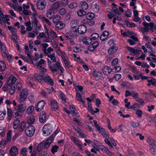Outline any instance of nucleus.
Segmentation results:
<instances>
[{"label": "nucleus", "mask_w": 156, "mask_h": 156, "mask_svg": "<svg viewBox=\"0 0 156 156\" xmlns=\"http://www.w3.org/2000/svg\"><path fill=\"white\" fill-rule=\"evenodd\" d=\"M117 48L116 47L111 48L108 49V53L110 54H113L116 51Z\"/></svg>", "instance_id": "obj_36"}, {"label": "nucleus", "mask_w": 156, "mask_h": 156, "mask_svg": "<svg viewBox=\"0 0 156 156\" xmlns=\"http://www.w3.org/2000/svg\"><path fill=\"white\" fill-rule=\"evenodd\" d=\"M46 2L45 0H40L37 2V7L39 10H42L46 7Z\"/></svg>", "instance_id": "obj_7"}, {"label": "nucleus", "mask_w": 156, "mask_h": 156, "mask_svg": "<svg viewBox=\"0 0 156 156\" xmlns=\"http://www.w3.org/2000/svg\"><path fill=\"white\" fill-rule=\"evenodd\" d=\"M78 6V5L77 3L75 2H73L70 3L68 6L69 8L71 9H73Z\"/></svg>", "instance_id": "obj_54"}, {"label": "nucleus", "mask_w": 156, "mask_h": 156, "mask_svg": "<svg viewBox=\"0 0 156 156\" xmlns=\"http://www.w3.org/2000/svg\"><path fill=\"white\" fill-rule=\"evenodd\" d=\"M9 152L11 155L16 156L18 154V150L16 147L14 146L10 148Z\"/></svg>", "instance_id": "obj_15"}, {"label": "nucleus", "mask_w": 156, "mask_h": 156, "mask_svg": "<svg viewBox=\"0 0 156 156\" xmlns=\"http://www.w3.org/2000/svg\"><path fill=\"white\" fill-rule=\"evenodd\" d=\"M126 23L127 26L128 27H133L135 25L134 23L129 22L126 20Z\"/></svg>", "instance_id": "obj_64"}, {"label": "nucleus", "mask_w": 156, "mask_h": 156, "mask_svg": "<svg viewBox=\"0 0 156 156\" xmlns=\"http://www.w3.org/2000/svg\"><path fill=\"white\" fill-rule=\"evenodd\" d=\"M94 14L92 13H89L86 15V18L89 20L93 19L94 18Z\"/></svg>", "instance_id": "obj_48"}, {"label": "nucleus", "mask_w": 156, "mask_h": 156, "mask_svg": "<svg viewBox=\"0 0 156 156\" xmlns=\"http://www.w3.org/2000/svg\"><path fill=\"white\" fill-rule=\"evenodd\" d=\"M102 71L104 74L107 75L111 73L112 69L110 67L106 66L103 69Z\"/></svg>", "instance_id": "obj_18"}, {"label": "nucleus", "mask_w": 156, "mask_h": 156, "mask_svg": "<svg viewBox=\"0 0 156 156\" xmlns=\"http://www.w3.org/2000/svg\"><path fill=\"white\" fill-rule=\"evenodd\" d=\"M45 102L44 101L41 100L39 101L36 107V110L37 112H40L41 111L43 108Z\"/></svg>", "instance_id": "obj_9"}, {"label": "nucleus", "mask_w": 156, "mask_h": 156, "mask_svg": "<svg viewBox=\"0 0 156 156\" xmlns=\"http://www.w3.org/2000/svg\"><path fill=\"white\" fill-rule=\"evenodd\" d=\"M60 3L58 1H57L53 3L52 5V8L53 10H56L58 9L60 6Z\"/></svg>", "instance_id": "obj_28"}, {"label": "nucleus", "mask_w": 156, "mask_h": 156, "mask_svg": "<svg viewBox=\"0 0 156 156\" xmlns=\"http://www.w3.org/2000/svg\"><path fill=\"white\" fill-rule=\"evenodd\" d=\"M56 131L52 134L49 137L48 140H47L45 142H43L44 148L45 149H47L49 147L50 144L52 142L54 137L56 136L57 133Z\"/></svg>", "instance_id": "obj_3"}, {"label": "nucleus", "mask_w": 156, "mask_h": 156, "mask_svg": "<svg viewBox=\"0 0 156 156\" xmlns=\"http://www.w3.org/2000/svg\"><path fill=\"white\" fill-rule=\"evenodd\" d=\"M47 17L50 19H52L54 16L55 13L53 10L50 9L46 12Z\"/></svg>", "instance_id": "obj_16"}, {"label": "nucleus", "mask_w": 156, "mask_h": 156, "mask_svg": "<svg viewBox=\"0 0 156 156\" xmlns=\"http://www.w3.org/2000/svg\"><path fill=\"white\" fill-rule=\"evenodd\" d=\"M46 119V115L45 113L44 112H42L40 113L39 116V121L41 123H43L45 121Z\"/></svg>", "instance_id": "obj_17"}, {"label": "nucleus", "mask_w": 156, "mask_h": 156, "mask_svg": "<svg viewBox=\"0 0 156 156\" xmlns=\"http://www.w3.org/2000/svg\"><path fill=\"white\" fill-rule=\"evenodd\" d=\"M77 15L80 17H82L85 16L86 12L83 10H79L77 12Z\"/></svg>", "instance_id": "obj_43"}, {"label": "nucleus", "mask_w": 156, "mask_h": 156, "mask_svg": "<svg viewBox=\"0 0 156 156\" xmlns=\"http://www.w3.org/2000/svg\"><path fill=\"white\" fill-rule=\"evenodd\" d=\"M9 17H10V16L5 15V17H4L3 15V16L2 17V18L1 19V20L0 21H2L4 23L7 22L9 20V19L8 18Z\"/></svg>", "instance_id": "obj_50"}, {"label": "nucleus", "mask_w": 156, "mask_h": 156, "mask_svg": "<svg viewBox=\"0 0 156 156\" xmlns=\"http://www.w3.org/2000/svg\"><path fill=\"white\" fill-rule=\"evenodd\" d=\"M16 79L15 77L13 76H11L9 78V80L7 82V84H8L10 87L12 86H14V84L16 82Z\"/></svg>", "instance_id": "obj_13"}, {"label": "nucleus", "mask_w": 156, "mask_h": 156, "mask_svg": "<svg viewBox=\"0 0 156 156\" xmlns=\"http://www.w3.org/2000/svg\"><path fill=\"white\" fill-rule=\"evenodd\" d=\"M144 27H139V30L142 32L144 33L148 31L149 30H151L152 31H154V24L152 23H148L144 22L142 23Z\"/></svg>", "instance_id": "obj_1"}, {"label": "nucleus", "mask_w": 156, "mask_h": 156, "mask_svg": "<svg viewBox=\"0 0 156 156\" xmlns=\"http://www.w3.org/2000/svg\"><path fill=\"white\" fill-rule=\"evenodd\" d=\"M78 24V20H72L70 23L71 26L72 27H76Z\"/></svg>", "instance_id": "obj_49"}, {"label": "nucleus", "mask_w": 156, "mask_h": 156, "mask_svg": "<svg viewBox=\"0 0 156 156\" xmlns=\"http://www.w3.org/2000/svg\"><path fill=\"white\" fill-rule=\"evenodd\" d=\"M7 27L8 29L11 33L12 35H16V34H17V30L16 28H15V27H13L9 26H7Z\"/></svg>", "instance_id": "obj_22"}, {"label": "nucleus", "mask_w": 156, "mask_h": 156, "mask_svg": "<svg viewBox=\"0 0 156 156\" xmlns=\"http://www.w3.org/2000/svg\"><path fill=\"white\" fill-rule=\"evenodd\" d=\"M147 142L149 143L151 145L154 146L155 145L156 142L152 139H149L147 141Z\"/></svg>", "instance_id": "obj_60"}, {"label": "nucleus", "mask_w": 156, "mask_h": 156, "mask_svg": "<svg viewBox=\"0 0 156 156\" xmlns=\"http://www.w3.org/2000/svg\"><path fill=\"white\" fill-rule=\"evenodd\" d=\"M6 115V112H2L0 110V120L4 119Z\"/></svg>", "instance_id": "obj_51"}, {"label": "nucleus", "mask_w": 156, "mask_h": 156, "mask_svg": "<svg viewBox=\"0 0 156 156\" xmlns=\"http://www.w3.org/2000/svg\"><path fill=\"white\" fill-rule=\"evenodd\" d=\"M43 135L47 136L50 135L52 132L51 126L49 124L45 125L42 129Z\"/></svg>", "instance_id": "obj_2"}, {"label": "nucleus", "mask_w": 156, "mask_h": 156, "mask_svg": "<svg viewBox=\"0 0 156 156\" xmlns=\"http://www.w3.org/2000/svg\"><path fill=\"white\" fill-rule=\"evenodd\" d=\"M148 83H150L151 85L156 86V80L152 78H150L147 80Z\"/></svg>", "instance_id": "obj_40"}, {"label": "nucleus", "mask_w": 156, "mask_h": 156, "mask_svg": "<svg viewBox=\"0 0 156 156\" xmlns=\"http://www.w3.org/2000/svg\"><path fill=\"white\" fill-rule=\"evenodd\" d=\"M7 112L8 120H10L11 119V118L12 116V110L9 108H7Z\"/></svg>", "instance_id": "obj_41"}, {"label": "nucleus", "mask_w": 156, "mask_h": 156, "mask_svg": "<svg viewBox=\"0 0 156 156\" xmlns=\"http://www.w3.org/2000/svg\"><path fill=\"white\" fill-rule=\"evenodd\" d=\"M60 96L61 99L62 101L66 102V97L65 94L62 92H60L59 94Z\"/></svg>", "instance_id": "obj_63"}, {"label": "nucleus", "mask_w": 156, "mask_h": 156, "mask_svg": "<svg viewBox=\"0 0 156 156\" xmlns=\"http://www.w3.org/2000/svg\"><path fill=\"white\" fill-rule=\"evenodd\" d=\"M65 24L62 21H59L57 23L55 27L58 29L61 30L63 28L65 27Z\"/></svg>", "instance_id": "obj_24"}, {"label": "nucleus", "mask_w": 156, "mask_h": 156, "mask_svg": "<svg viewBox=\"0 0 156 156\" xmlns=\"http://www.w3.org/2000/svg\"><path fill=\"white\" fill-rule=\"evenodd\" d=\"M73 33H75V32L73 31L72 32H70L69 34H66L64 35L66 40H69L75 37V34H73Z\"/></svg>", "instance_id": "obj_21"}, {"label": "nucleus", "mask_w": 156, "mask_h": 156, "mask_svg": "<svg viewBox=\"0 0 156 156\" xmlns=\"http://www.w3.org/2000/svg\"><path fill=\"white\" fill-rule=\"evenodd\" d=\"M127 49L130 51V52L131 54H134L135 55L137 54L139 52L141 51L140 50L135 49L131 47H127Z\"/></svg>", "instance_id": "obj_25"}, {"label": "nucleus", "mask_w": 156, "mask_h": 156, "mask_svg": "<svg viewBox=\"0 0 156 156\" xmlns=\"http://www.w3.org/2000/svg\"><path fill=\"white\" fill-rule=\"evenodd\" d=\"M121 75L119 74L115 75L113 77V79H115L116 81L119 80L121 78Z\"/></svg>", "instance_id": "obj_62"}, {"label": "nucleus", "mask_w": 156, "mask_h": 156, "mask_svg": "<svg viewBox=\"0 0 156 156\" xmlns=\"http://www.w3.org/2000/svg\"><path fill=\"white\" fill-rule=\"evenodd\" d=\"M111 12L115 15H119L121 12H120L118 10V9L116 7H113L112 8Z\"/></svg>", "instance_id": "obj_38"}, {"label": "nucleus", "mask_w": 156, "mask_h": 156, "mask_svg": "<svg viewBox=\"0 0 156 156\" xmlns=\"http://www.w3.org/2000/svg\"><path fill=\"white\" fill-rule=\"evenodd\" d=\"M68 3L69 0H62L60 4L63 6H66L68 5Z\"/></svg>", "instance_id": "obj_61"}, {"label": "nucleus", "mask_w": 156, "mask_h": 156, "mask_svg": "<svg viewBox=\"0 0 156 156\" xmlns=\"http://www.w3.org/2000/svg\"><path fill=\"white\" fill-rule=\"evenodd\" d=\"M60 19V17L58 15H55L54 17H53L52 21L55 23H57L59 22Z\"/></svg>", "instance_id": "obj_47"}, {"label": "nucleus", "mask_w": 156, "mask_h": 156, "mask_svg": "<svg viewBox=\"0 0 156 156\" xmlns=\"http://www.w3.org/2000/svg\"><path fill=\"white\" fill-rule=\"evenodd\" d=\"M44 51L46 54H50V53L54 51L53 48L51 47H49L48 49H43Z\"/></svg>", "instance_id": "obj_44"}, {"label": "nucleus", "mask_w": 156, "mask_h": 156, "mask_svg": "<svg viewBox=\"0 0 156 156\" xmlns=\"http://www.w3.org/2000/svg\"><path fill=\"white\" fill-rule=\"evenodd\" d=\"M66 10L64 8L60 9L58 11L59 13L62 15H63L66 13Z\"/></svg>", "instance_id": "obj_58"}, {"label": "nucleus", "mask_w": 156, "mask_h": 156, "mask_svg": "<svg viewBox=\"0 0 156 156\" xmlns=\"http://www.w3.org/2000/svg\"><path fill=\"white\" fill-rule=\"evenodd\" d=\"M87 30L86 27L84 25H79L78 28V32L81 34H83L86 32Z\"/></svg>", "instance_id": "obj_12"}, {"label": "nucleus", "mask_w": 156, "mask_h": 156, "mask_svg": "<svg viewBox=\"0 0 156 156\" xmlns=\"http://www.w3.org/2000/svg\"><path fill=\"white\" fill-rule=\"evenodd\" d=\"M80 4L81 8L83 10L87 9L89 7L88 4L86 2L82 1L80 2Z\"/></svg>", "instance_id": "obj_23"}, {"label": "nucleus", "mask_w": 156, "mask_h": 156, "mask_svg": "<svg viewBox=\"0 0 156 156\" xmlns=\"http://www.w3.org/2000/svg\"><path fill=\"white\" fill-rule=\"evenodd\" d=\"M76 97L77 100L81 102L82 104L84 105L85 101L83 100V98L81 97V95L79 92H77L76 94Z\"/></svg>", "instance_id": "obj_30"}, {"label": "nucleus", "mask_w": 156, "mask_h": 156, "mask_svg": "<svg viewBox=\"0 0 156 156\" xmlns=\"http://www.w3.org/2000/svg\"><path fill=\"white\" fill-rule=\"evenodd\" d=\"M60 64L58 62H57L54 66H52L51 65L49 67V68L53 72L57 71L59 68L60 67Z\"/></svg>", "instance_id": "obj_10"}, {"label": "nucleus", "mask_w": 156, "mask_h": 156, "mask_svg": "<svg viewBox=\"0 0 156 156\" xmlns=\"http://www.w3.org/2000/svg\"><path fill=\"white\" fill-rule=\"evenodd\" d=\"M28 90L26 89H23L20 93V100L22 102L25 101L28 95Z\"/></svg>", "instance_id": "obj_4"}, {"label": "nucleus", "mask_w": 156, "mask_h": 156, "mask_svg": "<svg viewBox=\"0 0 156 156\" xmlns=\"http://www.w3.org/2000/svg\"><path fill=\"white\" fill-rule=\"evenodd\" d=\"M9 92L11 94H13L15 92V88L14 86H11L9 88Z\"/></svg>", "instance_id": "obj_57"}, {"label": "nucleus", "mask_w": 156, "mask_h": 156, "mask_svg": "<svg viewBox=\"0 0 156 156\" xmlns=\"http://www.w3.org/2000/svg\"><path fill=\"white\" fill-rule=\"evenodd\" d=\"M74 129L79 134V136L81 137H83L84 136V135L81 132V130L80 128L76 127H74Z\"/></svg>", "instance_id": "obj_52"}, {"label": "nucleus", "mask_w": 156, "mask_h": 156, "mask_svg": "<svg viewBox=\"0 0 156 156\" xmlns=\"http://www.w3.org/2000/svg\"><path fill=\"white\" fill-rule=\"evenodd\" d=\"M47 56L48 57L50 58L53 62H56V59L55 53H53L51 54H48Z\"/></svg>", "instance_id": "obj_32"}, {"label": "nucleus", "mask_w": 156, "mask_h": 156, "mask_svg": "<svg viewBox=\"0 0 156 156\" xmlns=\"http://www.w3.org/2000/svg\"><path fill=\"white\" fill-rule=\"evenodd\" d=\"M35 78L39 82H43V76H42L41 75L35 74L34 75Z\"/></svg>", "instance_id": "obj_29"}, {"label": "nucleus", "mask_w": 156, "mask_h": 156, "mask_svg": "<svg viewBox=\"0 0 156 156\" xmlns=\"http://www.w3.org/2000/svg\"><path fill=\"white\" fill-rule=\"evenodd\" d=\"M20 123V122L18 119L16 120L13 122V127L14 129H16L18 127Z\"/></svg>", "instance_id": "obj_37"}, {"label": "nucleus", "mask_w": 156, "mask_h": 156, "mask_svg": "<svg viewBox=\"0 0 156 156\" xmlns=\"http://www.w3.org/2000/svg\"><path fill=\"white\" fill-rule=\"evenodd\" d=\"M46 63V61L43 59H41L38 62L37 66V68L42 71L44 72H46L47 70L42 67V65Z\"/></svg>", "instance_id": "obj_8"}, {"label": "nucleus", "mask_w": 156, "mask_h": 156, "mask_svg": "<svg viewBox=\"0 0 156 156\" xmlns=\"http://www.w3.org/2000/svg\"><path fill=\"white\" fill-rule=\"evenodd\" d=\"M28 150V148L27 147H25L22 149L21 151V154L23 156H26Z\"/></svg>", "instance_id": "obj_53"}, {"label": "nucleus", "mask_w": 156, "mask_h": 156, "mask_svg": "<svg viewBox=\"0 0 156 156\" xmlns=\"http://www.w3.org/2000/svg\"><path fill=\"white\" fill-rule=\"evenodd\" d=\"M83 42L85 44L88 45L90 44L92 41L91 38L86 37L83 39Z\"/></svg>", "instance_id": "obj_26"}, {"label": "nucleus", "mask_w": 156, "mask_h": 156, "mask_svg": "<svg viewBox=\"0 0 156 156\" xmlns=\"http://www.w3.org/2000/svg\"><path fill=\"white\" fill-rule=\"evenodd\" d=\"M26 109L25 107L22 104H20L17 106V109L18 111L21 112H24Z\"/></svg>", "instance_id": "obj_31"}, {"label": "nucleus", "mask_w": 156, "mask_h": 156, "mask_svg": "<svg viewBox=\"0 0 156 156\" xmlns=\"http://www.w3.org/2000/svg\"><path fill=\"white\" fill-rule=\"evenodd\" d=\"M39 17L40 19L42 21H44L48 25L50 26L51 25V24L49 20L45 17L42 16H40Z\"/></svg>", "instance_id": "obj_42"}, {"label": "nucleus", "mask_w": 156, "mask_h": 156, "mask_svg": "<svg viewBox=\"0 0 156 156\" xmlns=\"http://www.w3.org/2000/svg\"><path fill=\"white\" fill-rule=\"evenodd\" d=\"M35 108L34 107L33 105L30 106L27 109L26 113L27 114L29 115L31 114Z\"/></svg>", "instance_id": "obj_34"}, {"label": "nucleus", "mask_w": 156, "mask_h": 156, "mask_svg": "<svg viewBox=\"0 0 156 156\" xmlns=\"http://www.w3.org/2000/svg\"><path fill=\"white\" fill-rule=\"evenodd\" d=\"M35 129L33 126H30L27 127L25 130L26 135L29 136H32L34 135Z\"/></svg>", "instance_id": "obj_6"}, {"label": "nucleus", "mask_w": 156, "mask_h": 156, "mask_svg": "<svg viewBox=\"0 0 156 156\" xmlns=\"http://www.w3.org/2000/svg\"><path fill=\"white\" fill-rule=\"evenodd\" d=\"M61 56L62 57V59L63 61V62L66 66H68L69 65V62L67 60V58L65 57V54L64 55H63V56Z\"/></svg>", "instance_id": "obj_45"}, {"label": "nucleus", "mask_w": 156, "mask_h": 156, "mask_svg": "<svg viewBox=\"0 0 156 156\" xmlns=\"http://www.w3.org/2000/svg\"><path fill=\"white\" fill-rule=\"evenodd\" d=\"M92 74L95 78L96 80H98L101 79L102 73L100 71L94 70L92 72Z\"/></svg>", "instance_id": "obj_11"}, {"label": "nucleus", "mask_w": 156, "mask_h": 156, "mask_svg": "<svg viewBox=\"0 0 156 156\" xmlns=\"http://www.w3.org/2000/svg\"><path fill=\"white\" fill-rule=\"evenodd\" d=\"M44 147L43 142L40 143L37 146V152H40Z\"/></svg>", "instance_id": "obj_59"}, {"label": "nucleus", "mask_w": 156, "mask_h": 156, "mask_svg": "<svg viewBox=\"0 0 156 156\" xmlns=\"http://www.w3.org/2000/svg\"><path fill=\"white\" fill-rule=\"evenodd\" d=\"M133 40L131 39H129L127 40L128 42L131 45H134L135 44L134 41H137L138 38L137 37H133L132 38Z\"/></svg>", "instance_id": "obj_33"}, {"label": "nucleus", "mask_w": 156, "mask_h": 156, "mask_svg": "<svg viewBox=\"0 0 156 156\" xmlns=\"http://www.w3.org/2000/svg\"><path fill=\"white\" fill-rule=\"evenodd\" d=\"M51 107L52 109L55 110L58 108V106L57 101L55 100H52L51 102Z\"/></svg>", "instance_id": "obj_19"}, {"label": "nucleus", "mask_w": 156, "mask_h": 156, "mask_svg": "<svg viewBox=\"0 0 156 156\" xmlns=\"http://www.w3.org/2000/svg\"><path fill=\"white\" fill-rule=\"evenodd\" d=\"M54 48L55 49L56 52L58 55L63 56V55L65 54V52L63 51H61L60 48L57 45L54 47Z\"/></svg>", "instance_id": "obj_20"}, {"label": "nucleus", "mask_w": 156, "mask_h": 156, "mask_svg": "<svg viewBox=\"0 0 156 156\" xmlns=\"http://www.w3.org/2000/svg\"><path fill=\"white\" fill-rule=\"evenodd\" d=\"M12 8L15 11H22V8L21 6H20L19 5H14L13 4H12Z\"/></svg>", "instance_id": "obj_46"}, {"label": "nucleus", "mask_w": 156, "mask_h": 156, "mask_svg": "<svg viewBox=\"0 0 156 156\" xmlns=\"http://www.w3.org/2000/svg\"><path fill=\"white\" fill-rule=\"evenodd\" d=\"M26 124V123L24 121H23L21 123L18 128V130L20 132H21L23 131L25 128Z\"/></svg>", "instance_id": "obj_35"}, {"label": "nucleus", "mask_w": 156, "mask_h": 156, "mask_svg": "<svg viewBox=\"0 0 156 156\" xmlns=\"http://www.w3.org/2000/svg\"><path fill=\"white\" fill-rule=\"evenodd\" d=\"M43 80L48 85L53 86L54 82L52 78L48 75L45 74L43 76Z\"/></svg>", "instance_id": "obj_5"}, {"label": "nucleus", "mask_w": 156, "mask_h": 156, "mask_svg": "<svg viewBox=\"0 0 156 156\" xmlns=\"http://www.w3.org/2000/svg\"><path fill=\"white\" fill-rule=\"evenodd\" d=\"M58 147L56 145L53 146L52 148L51 149V152L53 154H54L55 153L57 152Z\"/></svg>", "instance_id": "obj_56"}, {"label": "nucleus", "mask_w": 156, "mask_h": 156, "mask_svg": "<svg viewBox=\"0 0 156 156\" xmlns=\"http://www.w3.org/2000/svg\"><path fill=\"white\" fill-rule=\"evenodd\" d=\"M91 8L93 11L96 12H98L100 9V6L96 4L92 5L91 6Z\"/></svg>", "instance_id": "obj_27"}, {"label": "nucleus", "mask_w": 156, "mask_h": 156, "mask_svg": "<svg viewBox=\"0 0 156 156\" xmlns=\"http://www.w3.org/2000/svg\"><path fill=\"white\" fill-rule=\"evenodd\" d=\"M98 44L99 43L98 41H94L88 46V50L90 51H94L98 46Z\"/></svg>", "instance_id": "obj_14"}, {"label": "nucleus", "mask_w": 156, "mask_h": 156, "mask_svg": "<svg viewBox=\"0 0 156 156\" xmlns=\"http://www.w3.org/2000/svg\"><path fill=\"white\" fill-rule=\"evenodd\" d=\"M71 140L77 145L80 141L79 140L73 136H71Z\"/></svg>", "instance_id": "obj_55"}, {"label": "nucleus", "mask_w": 156, "mask_h": 156, "mask_svg": "<svg viewBox=\"0 0 156 156\" xmlns=\"http://www.w3.org/2000/svg\"><path fill=\"white\" fill-rule=\"evenodd\" d=\"M6 68V65L4 62L3 61L0 62V71H4Z\"/></svg>", "instance_id": "obj_39"}]
</instances>
